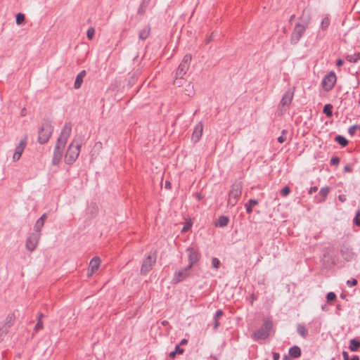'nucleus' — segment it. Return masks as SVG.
Returning a JSON list of instances; mask_svg holds the SVG:
<instances>
[{
  "label": "nucleus",
  "instance_id": "obj_1",
  "mask_svg": "<svg viewBox=\"0 0 360 360\" xmlns=\"http://www.w3.org/2000/svg\"><path fill=\"white\" fill-rule=\"evenodd\" d=\"M72 131V124L70 122H67L61 129L60 134L57 139L56 146L53 150V158H62L63 150L70 137Z\"/></svg>",
  "mask_w": 360,
  "mask_h": 360
},
{
  "label": "nucleus",
  "instance_id": "obj_2",
  "mask_svg": "<svg viewBox=\"0 0 360 360\" xmlns=\"http://www.w3.org/2000/svg\"><path fill=\"white\" fill-rule=\"evenodd\" d=\"M53 131V127L51 124V120L49 117H44L41 122V125L38 131V142L44 144L51 138Z\"/></svg>",
  "mask_w": 360,
  "mask_h": 360
},
{
  "label": "nucleus",
  "instance_id": "obj_3",
  "mask_svg": "<svg viewBox=\"0 0 360 360\" xmlns=\"http://www.w3.org/2000/svg\"><path fill=\"white\" fill-rule=\"evenodd\" d=\"M273 328V322L269 319L264 320L262 326L257 330L252 335V338L255 341L265 340L269 335L271 330Z\"/></svg>",
  "mask_w": 360,
  "mask_h": 360
},
{
  "label": "nucleus",
  "instance_id": "obj_4",
  "mask_svg": "<svg viewBox=\"0 0 360 360\" xmlns=\"http://www.w3.org/2000/svg\"><path fill=\"white\" fill-rule=\"evenodd\" d=\"M242 182L236 181L232 184L231 190L229 193V198L227 202L228 206L233 207L237 204L242 194Z\"/></svg>",
  "mask_w": 360,
  "mask_h": 360
},
{
  "label": "nucleus",
  "instance_id": "obj_5",
  "mask_svg": "<svg viewBox=\"0 0 360 360\" xmlns=\"http://www.w3.org/2000/svg\"><path fill=\"white\" fill-rule=\"evenodd\" d=\"M309 20H305L302 23L297 22L290 35V44H297L309 26Z\"/></svg>",
  "mask_w": 360,
  "mask_h": 360
},
{
  "label": "nucleus",
  "instance_id": "obj_6",
  "mask_svg": "<svg viewBox=\"0 0 360 360\" xmlns=\"http://www.w3.org/2000/svg\"><path fill=\"white\" fill-rule=\"evenodd\" d=\"M336 82V74L333 71H330L323 78L321 81V86L325 91H330L334 88Z\"/></svg>",
  "mask_w": 360,
  "mask_h": 360
},
{
  "label": "nucleus",
  "instance_id": "obj_7",
  "mask_svg": "<svg viewBox=\"0 0 360 360\" xmlns=\"http://www.w3.org/2000/svg\"><path fill=\"white\" fill-rule=\"evenodd\" d=\"M192 60L191 54L187 53L184 56L183 60L176 69V75L177 77H183L189 69L191 61Z\"/></svg>",
  "mask_w": 360,
  "mask_h": 360
},
{
  "label": "nucleus",
  "instance_id": "obj_8",
  "mask_svg": "<svg viewBox=\"0 0 360 360\" xmlns=\"http://www.w3.org/2000/svg\"><path fill=\"white\" fill-rule=\"evenodd\" d=\"M191 269V268H188V266H187L183 269H181L180 270L176 271L174 274V276L172 278V283L174 284H176V283H179L184 281L185 279H186L188 277L190 276Z\"/></svg>",
  "mask_w": 360,
  "mask_h": 360
},
{
  "label": "nucleus",
  "instance_id": "obj_9",
  "mask_svg": "<svg viewBox=\"0 0 360 360\" xmlns=\"http://www.w3.org/2000/svg\"><path fill=\"white\" fill-rule=\"evenodd\" d=\"M81 144L74 140L68 146L64 158H78L80 153Z\"/></svg>",
  "mask_w": 360,
  "mask_h": 360
},
{
  "label": "nucleus",
  "instance_id": "obj_10",
  "mask_svg": "<svg viewBox=\"0 0 360 360\" xmlns=\"http://www.w3.org/2000/svg\"><path fill=\"white\" fill-rule=\"evenodd\" d=\"M41 233H32L26 240L25 246L28 251L33 252L38 245Z\"/></svg>",
  "mask_w": 360,
  "mask_h": 360
},
{
  "label": "nucleus",
  "instance_id": "obj_11",
  "mask_svg": "<svg viewBox=\"0 0 360 360\" xmlns=\"http://www.w3.org/2000/svg\"><path fill=\"white\" fill-rule=\"evenodd\" d=\"M155 262L156 255L155 254L154 255H148V257L143 262L141 269V274H146L148 272H149L152 269V267Z\"/></svg>",
  "mask_w": 360,
  "mask_h": 360
},
{
  "label": "nucleus",
  "instance_id": "obj_12",
  "mask_svg": "<svg viewBox=\"0 0 360 360\" xmlns=\"http://www.w3.org/2000/svg\"><path fill=\"white\" fill-rule=\"evenodd\" d=\"M186 251L188 252V268H192L196 264L200 257V253L193 248H188Z\"/></svg>",
  "mask_w": 360,
  "mask_h": 360
},
{
  "label": "nucleus",
  "instance_id": "obj_13",
  "mask_svg": "<svg viewBox=\"0 0 360 360\" xmlns=\"http://www.w3.org/2000/svg\"><path fill=\"white\" fill-rule=\"evenodd\" d=\"M294 97V89L288 90L283 95L279 103V106L284 108L285 106H289L293 99Z\"/></svg>",
  "mask_w": 360,
  "mask_h": 360
},
{
  "label": "nucleus",
  "instance_id": "obj_14",
  "mask_svg": "<svg viewBox=\"0 0 360 360\" xmlns=\"http://www.w3.org/2000/svg\"><path fill=\"white\" fill-rule=\"evenodd\" d=\"M27 135L25 134L16 146L13 158H20L27 146Z\"/></svg>",
  "mask_w": 360,
  "mask_h": 360
},
{
  "label": "nucleus",
  "instance_id": "obj_15",
  "mask_svg": "<svg viewBox=\"0 0 360 360\" xmlns=\"http://www.w3.org/2000/svg\"><path fill=\"white\" fill-rule=\"evenodd\" d=\"M203 131V124L201 122H198L194 127L191 139L194 143L200 141Z\"/></svg>",
  "mask_w": 360,
  "mask_h": 360
},
{
  "label": "nucleus",
  "instance_id": "obj_16",
  "mask_svg": "<svg viewBox=\"0 0 360 360\" xmlns=\"http://www.w3.org/2000/svg\"><path fill=\"white\" fill-rule=\"evenodd\" d=\"M101 259L99 257H94L89 262V271H90L89 276H91L95 271H96L100 266Z\"/></svg>",
  "mask_w": 360,
  "mask_h": 360
},
{
  "label": "nucleus",
  "instance_id": "obj_17",
  "mask_svg": "<svg viewBox=\"0 0 360 360\" xmlns=\"http://www.w3.org/2000/svg\"><path fill=\"white\" fill-rule=\"evenodd\" d=\"M86 70H82L76 77L75 83H74V88L76 89H78L81 87L84 77L86 76Z\"/></svg>",
  "mask_w": 360,
  "mask_h": 360
},
{
  "label": "nucleus",
  "instance_id": "obj_18",
  "mask_svg": "<svg viewBox=\"0 0 360 360\" xmlns=\"http://www.w3.org/2000/svg\"><path fill=\"white\" fill-rule=\"evenodd\" d=\"M150 31H151L150 26L149 25H146L141 30H140V32L139 33V39L143 41L146 40L150 36Z\"/></svg>",
  "mask_w": 360,
  "mask_h": 360
},
{
  "label": "nucleus",
  "instance_id": "obj_19",
  "mask_svg": "<svg viewBox=\"0 0 360 360\" xmlns=\"http://www.w3.org/2000/svg\"><path fill=\"white\" fill-rule=\"evenodd\" d=\"M151 0H142L139 6L137 13L140 15H143L146 13V9Z\"/></svg>",
  "mask_w": 360,
  "mask_h": 360
},
{
  "label": "nucleus",
  "instance_id": "obj_20",
  "mask_svg": "<svg viewBox=\"0 0 360 360\" xmlns=\"http://www.w3.org/2000/svg\"><path fill=\"white\" fill-rule=\"evenodd\" d=\"M224 314V312L221 309H218L214 316V325H213V329L216 330L220 326V323L219 322V319L220 317H221Z\"/></svg>",
  "mask_w": 360,
  "mask_h": 360
},
{
  "label": "nucleus",
  "instance_id": "obj_21",
  "mask_svg": "<svg viewBox=\"0 0 360 360\" xmlns=\"http://www.w3.org/2000/svg\"><path fill=\"white\" fill-rule=\"evenodd\" d=\"M188 84V86H191L190 82L187 80L184 79L183 77H177L176 75L175 79L174 80V84L178 87H182L184 84Z\"/></svg>",
  "mask_w": 360,
  "mask_h": 360
},
{
  "label": "nucleus",
  "instance_id": "obj_22",
  "mask_svg": "<svg viewBox=\"0 0 360 360\" xmlns=\"http://www.w3.org/2000/svg\"><path fill=\"white\" fill-rule=\"evenodd\" d=\"M229 219L226 216H220L215 223L216 226L224 227L228 225Z\"/></svg>",
  "mask_w": 360,
  "mask_h": 360
},
{
  "label": "nucleus",
  "instance_id": "obj_23",
  "mask_svg": "<svg viewBox=\"0 0 360 360\" xmlns=\"http://www.w3.org/2000/svg\"><path fill=\"white\" fill-rule=\"evenodd\" d=\"M289 354L292 358H298L301 355V349L297 346L291 347L289 349Z\"/></svg>",
  "mask_w": 360,
  "mask_h": 360
},
{
  "label": "nucleus",
  "instance_id": "obj_24",
  "mask_svg": "<svg viewBox=\"0 0 360 360\" xmlns=\"http://www.w3.org/2000/svg\"><path fill=\"white\" fill-rule=\"evenodd\" d=\"M359 347H360V341H359V340H357L356 339L350 340L349 349L351 351L356 352V351H358Z\"/></svg>",
  "mask_w": 360,
  "mask_h": 360
},
{
  "label": "nucleus",
  "instance_id": "obj_25",
  "mask_svg": "<svg viewBox=\"0 0 360 360\" xmlns=\"http://www.w3.org/2000/svg\"><path fill=\"white\" fill-rule=\"evenodd\" d=\"M258 204V200L255 199H250L245 205L246 212L250 214L252 212V207Z\"/></svg>",
  "mask_w": 360,
  "mask_h": 360
},
{
  "label": "nucleus",
  "instance_id": "obj_26",
  "mask_svg": "<svg viewBox=\"0 0 360 360\" xmlns=\"http://www.w3.org/2000/svg\"><path fill=\"white\" fill-rule=\"evenodd\" d=\"M333 105L330 103L326 104L323 106V112L327 117H331L333 116Z\"/></svg>",
  "mask_w": 360,
  "mask_h": 360
},
{
  "label": "nucleus",
  "instance_id": "obj_27",
  "mask_svg": "<svg viewBox=\"0 0 360 360\" xmlns=\"http://www.w3.org/2000/svg\"><path fill=\"white\" fill-rule=\"evenodd\" d=\"M345 59L349 63H356L360 60V52L355 53L354 55H347Z\"/></svg>",
  "mask_w": 360,
  "mask_h": 360
},
{
  "label": "nucleus",
  "instance_id": "obj_28",
  "mask_svg": "<svg viewBox=\"0 0 360 360\" xmlns=\"http://www.w3.org/2000/svg\"><path fill=\"white\" fill-rule=\"evenodd\" d=\"M335 141L342 147H345L348 144V140L341 135L336 136L335 137Z\"/></svg>",
  "mask_w": 360,
  "mask_h": 360
},
{
  "label": "nucleus",
  "instance_id": "obj_29",
  "mask_svg": "<svg viewBox=\"0 0 360 360\" xmlns=\"http://www.w3.org/2000/svg\"><path fill=\"white\" fill-rule=\"evenodd\" d=\"M184 349L181 348L179 347V345H176L175 347L174 351L171 352L169 353V356L171 359H174L176 356V354H181L184 353Z\"/></svg>",
  "mask_w": 360,
  "mask_h": 360
},
{
  "label": "nucleus",
  "instance_id": "obj_30",
  "mask_svg": "<svg viewBox=\"0 0 360 360\" xmlns=\"http://www.w3.org/2000/svg\"><path fill=\"white\" fill-rule=\"evenodd\" d=\"M330 20L328 15L324 17L321 23V29L323 31L326 30L330 25Z\"/></svg>",
  "mask_w": 360,
  "mask_h": 360
},
{
  "label": "nucleus",
  "instance_id": "obj_31",
  "mask_svg": "<svg viewBox=\"0 0 360 360\" xmlns=\"http://www.w3.org/2000/svg\"><path fill=\"white\" fill-rule=\"evenodd\" d=\"M297 333L303 338H305L307 334V330L304 325L299 324L297 327Z\"/></svg>",
  "mask_w": 360,
  "mask_h": 360
},
{
  "label": "nucleus",
  "instance_id": "obj_32",
  "mask_svg": "<svg viewBox=\"0 0 360 360\" xmlns=\"http://www.w3.org/2000/svg\"><path fill=\"white\" fill-rule=\"evenodd\" d=\"M15 22L17 25H22L25 22V15L22 13H18L15 15Z\"/></svg>",
  "mask_w": 360,
  "mask_h": 360
},
{
  "label": "nucleus",
  "instance_id": "obj_33",
  "mask_svg": "<svg viewBox=\"0 0 360 360\" xmlns=\"http://www.w3.org/2000/svg\"><path fill=\"white\" fill-rule=\"evenodd\" d=\"M44 224L43 222L37 220L34 226V230L36 232L35 233H41V230L42 227L44 226Z\"/></svg>",
  "mask_w": 360,
  "mask_h": 360
},
{
  "label": "nucleus",
  "instance_id": "obj_34",
  "mask_svg": "<svg viewBox=\"0 0 360 360\" xmlns=\"http://www.w3.org/2000/svg\"><path fill=\"white\" fill-rule=\"evenodd\" d=\"M288 134V131L286 129H283L281 131V135L278 137V142L280 143H283L286 141V135Z\"/></svg>",
  "mask_w": 360,
  "mask_h": 360
},
{
  "label": "nucleus",
  "instance_id": "obj_35",
  "mask_svg": "<svg viewBox=\"0 0 360 360\" xmlns=\"http://www.w3.org/2000/svg\"><path fill=\"white\" fill-rule=\"evenodd\" d=\"M87 38L89 40H92L95 35V29L94 27H89L86 32Z\"/></svg>",
  "mask_w": 360,
  "mask_h": 360
},
{
  "label": "nucleus",
  "instance_id": "obj_36",
  "mask_svg": "<svg viewBox=\"0 0 360 360\" xmlns=\"http://www.w3.org/2000/svg\"><path fill=\"white\" fill-rule=\"evenodd\" d=\"M336 295L333 292H330L326 295V300L328 302H333L336 300Z\"/></svg>",
  "mask_w": 360,
  "mask_h": 360
},
{
  "label": "nucleus",
  "instance_id": "obj_37",
  "mask_svg": "<svg viewBox=\"0 0 360 360\" xmlns=\"http://www.w3.org/2000/svg\"><path fill=\"white\" fill-rule=\"evenodd\" d=\"M221 265V262L217 257H213L212 259V266L214 269H219Z\"/></svg>",
  "mask_w": 360,
  "mask_h": 360
},
{
  "label": "nucleus",
  "instance_id": "obj_38",
  "mask_svg": "<svg viewBox=\"0 0 360 360\" xmlns=\"http://www.w3.org/2000/svg\"><path fill=\"white\" fill-rule=\"evenodd\" d=\"M354 224L358 226H360V210H359L356 212L355 217L354 218Z\"/></svg>",
  "mask_w": 360,
  "mask_h": 360
},
{
  "label": "nucleus",
  "instance_id": "obj_39",
  "mask_svg": "<svg viewBox=\"0 0 360 360\" xmlns=\"http://www.w3.org/2000/svg\"><path fill=\"white\" fill-rule=\"evenodd\" d=\"M329 191L330 190L328 187H324L321 188L319 193L323 198H325L328 195Z\"/></svg>",
  "mask_w": 360,
  "mask_h": 360
},
{
  "label": "nucleus",
  "instance_id": "obj_40",
  "mask_svg": "<svg viewBox=\"0 0 360 360\" xmlns=\"http://www.w3.org/2000/svg\"><path fill=\"white\" fill-rule=\"evenodd\" d=\"M358 127H359V125H357V124L351 126L348 129L349 134L351 136H354L355 134L356 130L358 129Z\"/></svg>",
  "mask_w": 360,
  "mask_h": 360
},
{
  "label": "nucleus",
  "instance_id": "obj_41",
  "mask_svg": "<svg viewBox=\"0 0 360 360\" xmlns=\"http://www.w3.org/2000/svg\"><path fill=\"white\" fill-rule=\"evenodd\" d=\"M290 192V189L288 186H285L283 188L281 191V195L285 197L287 196Z\"/></svg>",
  "mask_w": 360,
  "mask_h": 360
},
{
  "label": "nucleus",
  "instance_id": "obj_42",
  "mask_svg": "<svg viewBox=\"0 0 360 360\" xmlns=\"http://www.w3.org/2000/svg\"><path fill=\"white\" fill-rule=\"evenodd\" d=\"M43 328V322L41 320H37V323L34 327L35 332H37L38 330Z\"/></svg>",
  "mask_w": 360,
  "mask_h": 360
},
{
  "label": "nucleus",
  "instance_id": "obj_43",
  "mask_svg": "<svg viewBox=\"0 0 360 360\" xmlns=\"http://www.w3.org/2000/svg\"><path fill=\"white\" fill-rule=\"evenodd\" d=\"M357 284V281L354 278L348 280L347 281V285L349 287L354 286Z\"/></svg>",
  "mask_w": 360,
  "mask_h": 360
},
{
  "label": "nucleus",
  "instance_id": "obj_44",
  "mask_svg": "<svg viewBox=\"0 0 360 360\" xmlns=\"http://www.w3.org/2000/svg\"><path fill=\"white\" fill-rule=\"evenodd\" d=\"M213 37H214V32H212L210 34V35L205 39V44H208L209 43H210L213 40Z\"/></svg>",
  "mask_w": 360,
  "mask_h": 360
},
{
  "label": "nucleus",
  "instance_id": "obj_45",
  "mask_svg": "<svg viewBox=\"0 0 360 360\" xmlns=\"http://www.w3.org/2000/svg\"><path fill=\"white\" fill-rule=\"evenodd\" d=\"M340 159H330V164L334 166H337L340 163Z\"/></svg>",
  "mask_w": 360,
  "mask_h": 360
},
{
  "label": "nucleus",
  "instance_id": "obj_46",
  "mask_svg": "<svg viewBox=\"0 0 360 360\" xmlns=\"http://www.w3.org/2000/svg\"><path fill=\"white\" fill-rule=\"evenodd\" d=\"M336 65L340 68L341 67L343 64H344V60H342L341 58H338L337 60H336Z\"/></svg>",
  "mask_w": 360,
  "mask_h": 360
},
{
  "label": "nucleus",
  "instance_id": "obj_47",
  "mask_svg": "<svg viewBox=\"0 0 360 360\" xmlns=\"http://www.w3.org/2000/svg\"><path fill=\"white\" fill-rule=\"evenodd\" d=\"M46 218H47L46 214H44L37 220H39V221H41V222H43L44 224L45 220L46 219Z\"/></svg>",
  "mask_w": 360,
  "mask_h": 360
},
{
  "label": "nucleus",
  "instance_id": "obj_48",
  "mask_svg": "<svg viewBox=\"0 0 360 360\" xmlns=\"http://www.w3.org/2000/svg\"><path fill=\"white\" fill-rule=\"evenodd\" d=\"M317 190H318V188L316 186L311 187L310 189L309 190V193L312 194V193L316 192Z\"/></svg>",
  "mask_w": 360,
  "mask_h": 360
},
{
  "label": "nucleus",
  "instance_id": "obj_49",
  "mask_svg": "<svg viewBox=\"0 0 360 360\" xmlns=\"http://www.w3.org/2000/svg\"><path fill=\"white\" fill-rule=\"evenodd\" d=\"M342 356L344 360H349V354L346 351L342 352Z\"/></svg>",
  "mask_w": 360,
  "mask_h": 360
},
{
  "label": "nucleus",
  "instance_id": "obj_50",
  "mask_svg": "<svg viewBox=\"0 0 360 360\" xmlns=\"http://www.w3.org/2000/svg\"><path fill=\"white\" fill-rule=\"evenodd\" d=\"M344 172H352V167L350 165H347L345 167H344Z\"/></svg>",
  "mask_w": 360,
  "mask_h": 360
},
{
  "label": "nucleus",
  "instance_id": "obj_51",
  "mask_svg": "<svg viewBox=\"0 0 360 360\" xmlns=\"http://www.w3.org/2000/svg\"><path fill=\"white\" fill-rule=\"evenodd\" d=\"M280 358V355L278 353L274 352L273 353V359L274 360H278Z\"/></svg>",
  "mask_w": 360,
  "mask_h": 360
},
{
  "label": "nucleus",
  "instance_id": "obj_52",
  "mask_svg": "<svg viewBox=\"0 0 360 360\" xmlns=\"http://www.w3.org/2000/svg\"><path fill=\"white\" fill-rule=\"evenodd\" d=\"M338 198L341 202H345L346 200V197L344 195H340Z\"/></svg>",
  "mask_w": 360,
  "mask_h": 360
},
{
  "label": "nucleus",
  "instance_id": "obj_53",
  "mask_svg": "<svg viewBox=\"0 0 360 360\" xmlns=\"http://www.w3.org/2000/svg\"><path fill=\"white\" fill-rule=\"evenodd\" d=\"M190 228V226H184L181 230L182 233L186 232Z\"/></svg>",
  "mask_w": 360,
  "mask_h": 360
},
{
  "label": "nucleus",
  "instance_id": "obj_54",
  "mask_svg": "<svg viewBox=\"0 0 360 360\" xmlns=\"http://www.w3.org/2000/svg\"><path fill=\"white\" fill-rule=\"evenodd\" d=\"M165 186L166 188H170L171 183L169 181H166L165 184Z\"/></svg>",
  "mask_w": 360,
  "mask_h": 360
},
{
  "label": "nucleus",
  "instance_id": "obj_55",
  "mask_svg": "<svg viewBox=\"0 0 360 360\" xmlns=\"http://www.w3.org/2000/svg\"><path fill=\"white\" fill-rule=\"evenodd\" d=\"M60 159H53L52 164L54 165H58L60 162Z\"/></svg>",
  "mask_w": 360,
  "mask_h": 360
},
{
  "label": "nucleus",
  "instance_id": "obj_56",
  "mask_svg": "<svg viewBox=\"0 0 360 360\" xmlns=\"http://www.w3.org/2000/svg\"><path fill=\"white\" fill-rule=\"evenodd\" d=\"M75 160L76 159H72V158L67 159L66 163L72 164L75 161Z\"/></svg>",
  "mask_w": 360,
  "mask_h": 360
},
{
  "label": "nucleus",
  "instance_id": "obj_57",
  "mask_svg": "<svg viewBox=\"0 0 360 360\" xmlns=\"http://www.w3.org/2000/svg\"><path fill=\"white\" fill-rule=\"evenodd\" d=\"M20 114L22 116H25L26 114V109L24 108L21 110Z\"/></svg>",
  "mask_w": 360,
  "mask_h": 360
},
{
  "label": "nucleus",
  "instance_id": "obj_58",
  "mask_svg": "<svg viewBox=\"0 0 360 360\" xmlns=\"http://www.w3.org/2000/svg\"><path fill=\"white\" fill-rule=\"evenodd\" d=\"M187 342H188V341L186 339H183V340H181L180 345H186Z\"/></svg>",
  "mask_w": 360,
  "mask_h": 360
},
{
  "label": "nucleus",
  "instance_id": "obj_59",
  "mask_svg": "<svg viewBox=\"0 0 360 360\" xmlns=\"http://www.w3.org/2000/svg\"><path fill=\"white\" fill-rule=\"evenodd\" d=\"M43 314L42 313H40L39 314L38 316H37V320H41L42 317H43Z\"/></svg>",
  "mask_w": 360,
  "mask_h": 360
},
{
  "label": "nucleus",
  "instance_id": "obj_60",
  "mask_svg": "<svg viewBox=\"0 0 360 360\" xmlns=\"http://www.w3.org/2000/svg\"><path fill=\"white\" fill-rule=\"evenodd\" d=\"M295 18V15H292L290 17V19H289V22H291L292 21V20Z\"/></svg>",
  "mask_w": 360,
  "mask_h": 360
},
{
  "label": "nucleus",
  "instance_id": "obj_61",
  "mask_svg": "<svg viewBox=\"0 0 360 360\" xmlns=\"http://www.w3.org/2000/svg\"><path fill=\"white\" fill-rule=\"evenodd\" d=\"M351 360H359V357L358 356H354Z\"/></svg>",
  "mask_w": 360,
  "mask_h": 360
},
{
  "label": "nucleus",
  "instance_id": "obj_62",
  "mask_svg": "<svg viewBox=\"0 0 360 360\" xmlns=\"http://www.w3.org/2000/svg\"><path fill=\"white\" fill-rule=\"evenodd\" d=\"M337 310H341V306L340 304L336 307Z\"/></svg>",
  "mask_w": 360,
  "mask_h": 360
},
{
  "label": "nucleus",
  "instance_id": "obj_63",
  "mask_svg": "<svg viewBox=\"0 0 360 360\" xmlns=\"http://www.w3.org/2000/svg\"><path fill=\"white\" fill-rule=\"evenodd\" d=\"M283 360H288V357L287 356H284Z\"/></svg>",
  "mask_w": 360,
  "mask_h": 360
},
{
  "label": "nucleus",
  "instance_id": "obj_64",
  "mask_svg": "<svg viewBox=\"0 0 360 360\" xmlns=\"http://www.w3.org/2000/svg\"><path fill=\"white\" fill-rule=\"evenodd\" d=\"M321 309H322L323 310H326V307H325V306H322V307H321Z\"/></svg>",
  "mask_w": 360,
  "mask_h": 360
}]
</instances>
